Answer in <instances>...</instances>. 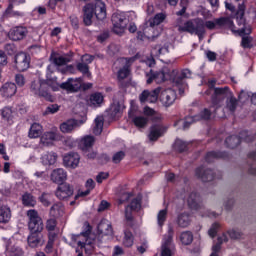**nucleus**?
I'll list each match as a JSON object with an SVG mask.
<instances>
[{"label":"nucleus","mask_w":256,"mask_h":256,"mask_svg":"<svg viewBox=\"0 0 256 256\" xmlns=\"http://www.w3.org/2000/svg\"><path fill=\"white\" fill-rule=\"evenodd\" d=\"M61 84L57 82V76L46 77V80L32 81L30 91L33 95L42 97L46 101L53 103V95L49 92V87L52 91H59Z\"/></svg>","instance_id":"nucleus-1"},{"label":"nucleus","mask_w":256,"mask_h":256,"mask_svg":"<svg viewBox=\"0 0 256 256\" xmlns=\"http://www.w3.org/2000/svg\"><path fill=\"white\" fill-rule=\"evenodd\" d=\"M83 23L86 27L93 25V17L95 15L98 21H103L107 17V8L101 0L87 3L83 9Z\"/></svg>","instance_id":"nucleus-2"},{"label":"nucleus","mask_w":256,"mask_h":256,"mask_svg":"<svg viewBox=\"0 0 256 256\" xmlns=\"http://www.w3.org/2000/svg\"><path fill=\"white\" fill-rule=\"evenodd\" d=\"M178 31L180 33H190V35H197L201 40L205 37V21L201 18H195L188 20L183 26L178 25Z\"/></svg>","instance_id":"nucleus-3"},{"label":"nucleus","mask_w":256,"mask_h":256,"mask_svg":"<svg viewBox=\"0 0 256 256\" xmlns=\"http://www.w3.org/2000/svg\"><path fill=\"white\" fill-rule=\"evenodd\" d=\"M91 235V225L87 224L86 230L84 232H81L80 236L84 237L85 241H78L77 245L81 249H85L87 251L88 249H95V245L97 247H105V243H107V238L103 236V234H98V236L91 241L89 239V236Z\"/></svg>","instance_id":"nucleus-4"},{"label":"nucleus","mask_w":256,"mask_h":256,"mask_svg":"<svg viewBox=\"0 0 256 256\" xmlns=\"http://www.w3.org/2000/svg\"><path fill=\"white\" fill-rule=\"evenodd\" d=\"M146 83L151 85L154 81L156 83H165V81H173L172 70L169 67H163L159 72H153L151 69L150 72L146 73Z\"/></svg>","instance_id":"nucleus-5"},{"label":"nucleus","mask_w":256,"mask_h":256,"mask_svg":"<svg viewBox=\"0 0 256 256\" xmlns=\"http://www.w3.org/2000/svg\"><path fill=\"white\" fill-rule=\"evenodd\" d=\"M255 140V136L249 134L247 131L240 132V136H229L225 140L226 147L228 149H236L241 144V141H245V143H251Z\"/></svg>","instance_id":"nucleus-6"},{"label":"nucleus","mask_w":256,"mask_h":256,"mask_svg":"<svg viewBox=\"0 0 256 256\" xmlns=\"http://www.w3.org/2000/svg\"><path fill=\"white\" fill-rule=\"evenodd\" d=\"M28 221V229L29 231L35 232H43L45 225L43 224V218L39 216V212L35 209H31L27 211Z\"/></svg>","instance_id":"nucleus-7"},{"label":"nucleus","mask_w":256,"mask_h":256,"mask_svg":"<svg viewBox=\"0 0 256 256\" xmlns=\"http://www.w3.org/2000/svg\"><path fill=\"white\" fill-rule=\"evenodd\" d=\"M215 23L218 29H230V31H232L234 35L242 36V35H249V33H251L250 30H248V33H246L245 27L239 30H235V24L233 23V20H231V18L229 17L217 18L215 19Z\"/></svg>","instance_id":"nucleus-8"},{"label":"nucleus","mask_w":256,"mask_h":256,"mask_svg":"<svg viewBox=\"0 0 256 256\" xmlns=\"http://www.w3.org/2000/svg\"><path fill=\"white\" fill-rule=\"evenodd\" d=\"M231 97V89L229 86L214 88V92L211 96V102L214 107H222L225 99Z\"/></svg>","instance_id":"nucleus-9"},{"label":"nucleus","mask_w":256,"mask_h":256,"mask_svg":"<svg viewBox=\"0 0 256 256\" xmlns=\"http://www.w3.org/2000/svg\"><path fill=\"white\" fill-rule=\"evenodd\" d=\"M17 71L24 72L31 67V56L25 52H19L14 57Z\"/></svg>","instance_id":"nucleus-10"},{"label":"nucleus","mask_w":256,"mask_h":256,"mask_svg":"<svg viewBox=\"0 0 256 256\" xmlns=\"http://www.w3.org/2000/svg\"><path fill=\"white\" fill-rule=\"evenodd\" d=\"M172 81L177 87H187L185 79H191L192 72L189 69H182L180 72L178 70H172Z\"/></svg>","instance_id":"nucleus-11"},{"label":"nucleus","mask_w":256,"mask_h":256,"mask_svg":"<svg viewBox=\"0 0 256 256\" xmlns=\"http://www.w3.org/2000/svg\"><path fill=\"white\" fill-rule=\"evenodd\" d=\"M113 31L116 35H122L127 27L129 20L123 14H113L112 15Z\"/></svg>","instance_id":"nucleus-12"},{"label":"nucleus","mask_w":256,"mask_h":256,"mask_svg":"<svg viewBox=\"0 0 256 256\" xmlns=\"http://www.w3.org/2000/svg\"><path fill=\"white\" fill-rule=\"evenodd\" d=\"M177 99V92L171 88L160 90L159 100L164 107H171Z\"/></svg>","instance_id":"nucleus-13"},{"label":"nucleus","mask_w":256,"mask_h":256,"mask_svg":"<svg viewBox=\"0 0 256 256\" xmlns=\"http://www.w3.org/2000/svg\"><path fill=\"white\" fill-rule=\"evenodd\" d=\"M74 192H75V189L71 184L64 183V184L58 185L55 191V195L57 199H59L60 201H66V199L73 197Z\"/></svg>","instance_id":"nucleus-14"},{"label":"nucleus","mask_w":256,"mask_h":256,"mask_svg":"<svg viewBox=\"0 0 256 256\" xmlns=\"http://www.w3.org/2000/svg\"><path fill=\"white\" fill-rule=\"evenodd\" d=\"M175 235V230L173 226L168 227V234L164 237V242L162 243L161 256H171V249H173V236Z\"/></svg>","instance_id":"nucleus-15"},{"label":"nucleus","mask_w":256,"mask_h":256,"mask_svg":"<svg viewBox=\"0 0 256 256\" xmlns=\"http://www.w3.org/2000/svg\"><path fill=\"white\" fill-rule=\"evenodd\" d=\"M28 245L32 249L41 247L45 244V238L43 237V232L40 231H30V234L27 237Z\"/></svg>","instance_id":"nucleus-16"},{"label":"nucleus","mask_w":256,"mask_h":256,"mask_svg":"<svg viewBox=\"0 0 256 256\" xmlns=\"http://www.w3.org/2000/svg\"><path fill=\"white\" fill-rule=\"evenodd\" d=\"M165 133H167V126H164L161 123H156L150 127L148 137L150 141H157L159 137H163Z\"/></svg>","instance_id":"nucleus-17"},{"label":"nucleus","mask_w":256,"mask_h":256,"mask_svg":"<svg viewBox=\"0 0 256 256\" xmlns=\"http://www.w3.org/2000/svg\"><path fill=\"white\" fill-rule=\"evenodd\" d=\"M28 33L29 30H27V27L16 26L9 31L8 37L12 41H23V39L27 37Z\"/></svg>","instance_id":"nucleus-18"},{"label":"nucleus","mask_w":256,"mask_h":256,"mask_svg":"<svg viewBox=\"0 0 256 256\" xmlns=\"http://www.w3.org/2000/svg\"><path fill=\"white\" fill-rule=\"evenodd\" d=\"M60 89L71 93L79 91L81 89V78H69L66 82L60 84Z\"/></svg>","instance_id":"nucleus-19"},{"label":"nucleus","mask_w":256,"mask_h":256,"mask_svg":"<svg viewBox=\"0 0 256 256\" xmlns=\"http://www.w3.org/2000/svg\"><path fill=\"white\" fill-rule=\"evenodd\" d=\"M195 173L196 177L201 179L204 183H209V181H213V179H215V172L211 169H205L203 166L198 167Z\"/></svg>","instance_id":"nucleus-20"},{"label":"nucleus","mask_w":256,"mask_h":256,"mask_svg":"<svg viewBox=\"0 0 256 256\" xmlns=\"http://www.w3.org/2000/svg\"><path fill=\"white\" fill-rule=\"evenodd\" d=\"M80 157L78 153L72 152L68 153L63 157V163L65 167H69L70 169H76L79 165Z\"/></svg>","instance_id":"nucleus-21"},{"label":"nucleus","mask_w":256,"mask_h":256,"mask_svg":"<svg viewBox=\"0 0 256 256\" xmlns=\"http://www.w3.org/2000/svg\"><path fill=\"white\" fill-rule=\"evenodd\" d=\"M51 181L56 185H63L67 181V172L62 168L54 169L51 173Z\"/></svg>","instance_id":"nucleus-22"},{"label":"nucleus","mask_w":256,"mask_h":256,"mask_svg":"<svg viewBox=\"0 0 256 256\" xmlns=\"http://www.w3.org/2000/svg\"><path fill=\"white\" fill-rule=\"evenodd\" d=\"M72 56L69 54H66L64 56H57V53L52 52L49 61L53 63L56 67H63V65H67V63H71Z\"/></svg>","instance_id":"nucleus-23"},{"label":"nucleus","mask_w":256,"mask_h":256,"mask_svg":"<svg viewBox=\"0 0 256 256\" xmlns=\"http://www.w3.org/2000/svg\"><path fill=\"white\" fill-rule=\"evenodd\" d=\"M128 117L138 129H145V127H147V124L149 123V118L145 116H135L133 114V111H129Z\"/></svg>","instance_id":"nucleus-24"},{"label":"nucleus","mask_w":256,"mask_h":256,"mask_svg":"<svg viewBox=\"0 0 256 256\" xmlns=\"http://www.w3.org/2000/svg\"><path fill=\"white\" fill-rule=\"evenodd\" d=\"M97 229L98 234L103 235L104 237H112L113 235V226L107 220H101Z\"/></svg>","instance_id":"nucleus-25"},{"label":"nucleus","mask_w":256,"mask_h":256,"mask_svg":"<svg viewBox=\"0 0 256 256\" xmlns=\"http://www.w3.org/2000/svg\"><path fill=\"white\" fill-rule=\"evenodd\" d=\"M187 203L190 209L198 211V209H201V196L199 193L192 192L188 197Z\"/></svg>","instance_id":"nucleus-26"},{"label":"nucleus","mask_w":256,"mask_h":256,"mask_svg":"<svg viewBox=\"0 0 256 256\" xmlns=\"http://www.w3.org/2000/svg\"><path fill=\"white\" fill-rule=\"evenodd\" d=\"M1 95L4 97H13L15 93H17V85L13 82H6L1 88H0Z\"/></svg>","instance_id":"nucleus-27"},{"label":"nucleus","mask_w":256,"mask_h":256,"mask_svg":"<svg viewBox=\"0 0 256 256\" xmlns=\"http://www.w3.org/2000/svg\"><path fill=\"white\" fill-rule=\"evenodd\" d=\"M77 127H79V121L70 119L60 125V130L62 133H71L73 130L77 129Z\"/></svg>","instance_id":"nucleus-28"},{"label":"nucleus","mask_w":256,"mask_h":256,"mask_svg":"<svg viewBox=\"0 0 256 256\" xmlns=\"http://www.w3.org/2000/svg\"><path fill=\"white\" fill-rule=\"evenodd\" d=\"M217 243L212 246V253L210 256H219V252L221 251V245L223 243H227L229 241V238L227 237V234H222V236H219L217 239Z\"/></svg>","instance_id":"nucleus-29"},{"label":"nucleus","mask_w":256,"mask_h":256,"mask_svg":"<svg viewBox=\"0 0 256 256\" xmlns=\"http://www.w3.org/2000/svg\"><path fill=\"white\" fill-rule=\"evenodd\" d=\"M177 225L182 229H186L191 225V215L187 212L181 213L177 217Z\"/></svg>","instance_id":"nucleus-30"},{"label":"nucleus","mask_w":256,"mask_h":256,"mask_svg":"<svg viewBox=\"0 0 256 256\" xmlns=\"http://www.w3.org/2000/svg\"><path fill=\"white\" fill-rule=\"evenodd\" d=\"M245 9H246V6L244 2L238 5V9L236 11V19L239 27H241V25L245 27Z\"/></svg>","instance_id":"nucleus-31"},{"label":"nucleus","mask_w":256,"mask_h":256,"mask_svg":"<svg viewBox=\"0 0 256 256\" xmlns=\"http://www.w3.org/2000/svg\"><path fill=\"white\" fill-rule=\"evenodd\" d=\"M65 213V207L63 206V203L57 202L50 208V215L52 217H63V214Z\"/></svg>","instance_id":"nucleus-32"},{"label":"nucleus","mask_w":256,"mask_h":256,"mask_svg":"<svg viewBox=\"0 0 256 256\" xmlns=\"http://www.w3.org/2000/svg\"><path fill=\"white\" fill-rule=\"evenodd\" d=\"M55 139H57V135L54 132H45L40 138V143L44 147H49Z\"/></svg>","instance_id":"nucleus-33"},{"label":"nucleus","mask_w":256,"mask_h":256,"mask_svg":"<svg viewBox=\"0 0 256 256\" xmlns=\"http://www.w3.org/2000/svg\"><path fill=\"white\" fill-rule=\"evenodd\" d=\"M239 105V102L237 98L233 95V92H231V96H228L226 98V109L230 111V113H235L237 111V106Z\"/></svg>","instance_id":"nucleus-34"},{"label":"nucleus","mask_w":256,"mask_h":256,"mask_svg":"<svg viewBox=\"0 0 256 256\" xmlns=\"http://www.w3.org/2000/svg\"><path fill=\"white\" fill-rule=\"evenodd\" d=\"M129 73H131V69H129L128 64L124 65L117 73V79L120 83V87H123V80L129 77Z\"/></svg>","instance_id":"nucleus-35"},{"label":"nucleus","mask_w":256,"mask_h":256,"mask_svg":"<svg viewBox=\"0 0 256 256\" xmlns=\"http://www.w3.org/2000/svg\"><path fill=\"white\" fill-rule=\"evenodd\" d=\"M95 144V137L85 136L80 142V148L82 151H89L91 147Z\"/></svg>","instance_id":"nucleus-36"},{"label":"nucleus","mask_w":256,"mask_h":256,"mask_svg":"<svg viewBox=\"0 0 256 256\" xmlns=\"http://www.w3.org/2000/svg\"><path fill=\"white\" fill-rule=\"evenodd\" d=\"M41 130L42 127L39 123L32 124L28 133V137H30V139H37V137H41V134L43 133Z\"/></svg>","instance_id":"nucleus-37"},{"label":"nucleus","mask_w":256,"mask_h":256,"mask_svg":"<svg viewBox=\"0 0 256 256\" xmlns=\"http://www.w3.org/2000/svg\"><path fill=\"white\" fill-rule=\"evenodd\" d=\"M11 221V209L7 206L0 208V223H9Z\"/></svg>","instance_id":"nucleus-38"},{"label":"nucleus","mask_w":256,"mask_h":256,"mask_svg":"<svg viewBox=\"0 0 256 256\" xmlns=\"http://www.w3.org/2000/svg\"><path fill=\"white\" fill-rule=\"evenodd\" d=\"M225 157H227V154L225 152L212 151V152H208L206 154L205 161L207 163H213V161H215V159H223Z\"/></svg>","instance_id":"nucleus-39"},{"label":"nucleus","mask_w":256,"mask_h":256,"mask_svg":"<svg viewBox=\"0 0 256 256\" xmlns=\"http://www.w3.org/2000/svg\"><path fill=\"white\" fill-rule=\"evenodd\" d=\"M124 109L125 106L123 104H120L119 102L112 104L110 107L111 117H121V113H123Z\"/></svg>","instance_id":"nucleus-40"},{"label":"nucleus","mask_w":256,"mask_h":256,"mask_svg":"<svg viewBox=\"0 0 256 256\" xmlns=\"http://www.w3.org/2000/svg\"><path fill=\"white\" fill-rule=\"evenodd\" d=\"M22 204L24 207H35L37 205V201L35 200V197L31 195V193H25L22 196Z\"/></svg>","instance_id":"nucleus-41"},{"label":"nucleus","mask_w":256,"mask_h":256,"mask_svg":"<svg viewBox=\"0 0 256 256\" xmlns=\"http://www.w3.org/2000/svg\"><path fill=\"white\" fill-rule=\"evenodd\" d=\"M89 101L93 107H101V104L103 103V94L100 92L93 93L90 95Z\"/></svg>","instance_id":"nucleus-42"},{"label":"nucleus","mask_w":256,"mask_h":256,"mask_svg":"<svg viewBox=\"0 0 256 256\" xmlns=\"http://www.w3.org/2000/svg\"><path fill=\"white\" fill-rule=\"evenodd\" d=\"M43 165H55L57 163V154L54 152H48L42 156Z\"/></svg>","instance_id":"nucleus-43"},{"label":"nucleus","mask_w":256,"mask_h":256,"mask_svg":"<svg viewBox=\"0 0 256 256\" xmlns=\"http://www.w3.org/2000/svg\"><path fill=\"white\" fill-rule=\"evenodd\" d=\"M179 239L182 245H191L193 243V232L184 231L180 234Z\"/></svg>","instance_id":"nucleus-44"},{"label":"nucleus","mask_w":256,"mask_h":256,"mask_svg":"<svg viewBox=\"0 0 256 256\" xmlns=\"http://www.w3.org/2000/svg\"><path fill=\"white\" fill-rule=\"evenodd\" d=\"M38 199L44 207H49L53 203V194L44 192Z\"/></svg>","instance_id":"nucleus-45"},{"label":"nucleus","mask_w":256,"mask_h":256,"mask_svg":"<svg viewBox=\"0 0 256 256\" xmlns=\"http://www.w3.org/2000/svg\"><path fill=\"white\" fill-rule=\"evenodd\" d=\"M211 119V110L204 108L199 114L194 115L195 121H209Z\"/></svg>","instance_id":"nucleus-46"},{"label":"nucleus","mask_w":256,"mask_h":256,"mask_svg":"<svg viewBox=\"0 0 256 256\" xmlns=\"http://www.w3.org/2000/svg\"><path fill=\"white\" fill-rule=\"evenodd\" d=\"M188 147H189V143H187L181 139H177L174 143V149L178 153H185V151H187Z\"/></svg>","instance_id":"nucleus-47"},{"label":"nucleus","mask_w":256,"mask_h":256,"mask_svg":"<svg viewBox=\"0 0 256 256\" xmlns=\"http://www.w3.org/2000/svg\"><path fill=\"white\" fill-rule=\"evenodd\" d=\"M103 116H98L95 119V127L93 129L94 135H99L100 133H103Z\"/></svg>","instance_id":"nucleus-48"},{"label":"nucleus","mask_w":256,"mask_h":256,"mask_svg":"<svg viewBox=\"0 0 256 256\" xmlns=\"http://www.w3.org/2000/svg\"><path fill=\"white\" fill-rule=\"evenodd\" d=\"M166 15L164 13H158L154 16L152 20H150V27H155L157 25H161L166 19Z\"/></svg>","instance_id":"nucleus-49"},{"label":"nucleus","mask_w":256,"mask_h":256,"mask_svg":"<svg viewBox=\"0 0 256 256\" xmlns=\"http://www.w3.org/2000/svg\"><path fill=\"white\" fill-rule=\"evenodd\" d=\"M159 95H161V89L159 87L151 92H148V102L156 103L157 99H159Z\"/></svg>","instance_id":"nucleus-50"},{"label":"nucleus","mask_w":256,"mask_h":256,"mask_svg":"<svg viewBox=\"0 0 256 256\" xmlns=\"http://www.w3.org/2000/svg\"><path fill=\"white\" fill-rule=\"evenodd\" d=\"M59 109H61V106L58 104H50L46 107L43 115H55V113H58Z\"/></svg>","instance_id":"nucleus-51"},{"label":"nucleus","mask_w":256,"mask_h":256,"mask_svg":"<svg viewBox=\"0 0 256 256\" xmlns=\"http://www.w3.org/2000/svg\"><path fill=\"white\" fill-rule=\"evenodd\" d=\"M165 221H167V209L160 210L157 215V222L159 227L165 225Z\"/></svg>","instance_id":"nucleus-52"},{"label":"nucleus","mask_w":256,"mask_h":256,"mask_svg":"<svg viewBox=\"0 0 256 256\" xmlns=\"http://www.w3.org/2000/svg\"><path fill=\"white\" fill-rule=\"evenodd\" d=\"M129 207L132 211H139L141 209V197H136L134 198L130 205L126 206Z\"/></svg>","instance_id":"nucleus-53"},{"label":"nucleus","mask_w":256,"mask_h":256,"mask_svg":"<svg viewBox=\"0 0 256 256\" xmlns=\"http://www.w3.org/2000/svg\"><path fill=\"white\" fill-rule=\"evenodd\" d=\"M123 245L125 247H133V233L126 231L124 240H123Z\"/></svg>","instance_id":"nucleus-54"},{"label":"nucleus","mask_w":256,"mask_h":256,"mask_svg":"<svg viewBox=\"0 0 256 256\" xmlns=\"http://www.w3.org/2000/svg\"><path fill=\"white\" fill-rule=\"evenodd\" d=\"M125 219L128 225L133 226V210L129 207L125 208Z\"/></svg>","instance_id":"nucleus-55"},{"label":"nucleus","mask_w":256,"mask_h":256,"mask_svg":"<svg viewBox=\"0 0 256 256\" xmlns=\"http://www.w3.org/2000/svg\"><path fill=\"white\" fill-rule=\"evenodd\" d=\"M217 231H219V223L215 222V223L212 224V226L208 230V235L212 239H215V237L217 236Z\"/></svg>","instance_id":"nucleus-56"},{"label":"nucleus","mask_w":256,"mask_h":256,"mask_svg":"<svg viewBox=\"0 0 256 256\" xmlns=\"http://www.w3.org/2000/svg\"><path fill=\"white\" fill-rule=\"evenodd\" d=\"M123 159H125V152L123 151L116 152L112 157L113 163H121Z\"/></svg>","instance_id":"nucleus-57"},{"label":"nucleus","mask_w":256,"mask_h":256,"mask_svg":"<svg viewBox=\"0 0 256 256\" xmlns=\"http://www.w3.org/2000/svg\"><path fill=\"white\" fill-rule=\"evenodd\" d=\"M245 34H242V42L241 45L242 47H244V49H249V47H251V41H253V39H251V37L249 36H244Z\"/></svg>","instance_id":"nucleus-58"},{"label":"nucleus","mask_w":256,"mask_h":256,"mask_svg":"<svg viewBox=\"0 0 256 256\" xmlns=\"http://www.w3.org/2000/svg\"><path fill=\"white\" fill-rule=\"evenodd\" d=\"M56 227H57V220H55V218H51V219L47 220L46 229L48 231H55Z\"/></svg>","instance_id":"nucleus-59"},{"label":"nucleus","mask_w":256,"mask_h":256,"mask_svg":"<svg viewBox=\"0 0 256 256\" xmlns=\"http://www.w3.org/2000/svg\"><path fill=\"white\" fill-rule=\"evenodd\" d=\"M76 67L80 73H83V75H87L89 73V65L87 63H78Z\"/></svg>","instance_id":"nucleus-60"},{"label":"nucleus","mask_w":256,"mask_h":256,"mask_svg":"<svg viewBox=\"0 0 256 256\" xmlns=\"http://www.w3.org/2000/svg\"><path fill=\"white\" fill-rule=\"evenodd\" d=\"M69 19L71 27L77 31V29H79V18L76 15H71Z\"/></svg>","instance_id":"nucleus-61"},{"label":"nucleus","mask_w":256,"mask_h":256,"mask_svg":"<svg viewBox=\"0 0 256 256\" xmlns=\"http://www.w3.org/2000/svg\"><path fill=\"white\" fill-rule=\"evenodd\" d=\"M4 49L8 55H15V53H17V47H15L14 44H6Z\"/></svg>","instance_id":"nucleus-62"},{"label":"nucleus","mask_w":256,"mask_h":256,"mask_svg":"<svg viewBox=\"0 0 256 256\" xmlns=\"http://www.w3.org/2000/svg\"><path fill=\"white\" fill-rule=\"evenodd\" d=\"M15 83L18 87H23L25 85V76H23V74H16Z\"/></svg>","instance_id":"nucleus-63"},{"label":"nucleus","mask_w":256,"mask_h":256,"mask_svg":"<svg viewBox=\"0 0 256 256\" xmlns=\"http://www.w3.org/2000/svg\"><path fill=\"white\" fill-rule=\"evenodd\" d=\"M230 239H241V232L235 230V229H231L227 231Z\"/></svg>","instance_id":"nucleus-64"}]
</instances>
